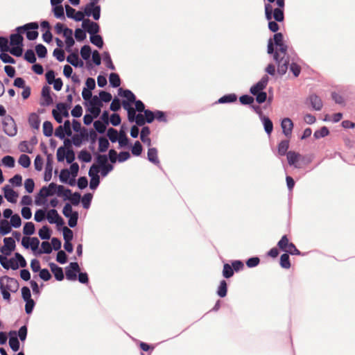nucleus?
I'll list each match as a JSON object with an SVG mask.
<instances>
[{
  "label": "nucleus",
  "mask_w": 355,
  "mask_h": 355,
  "mask_svg": "<svg viewBox=\"0 0 355 355\" xmlns=\"http://www.w3.org/2000/svg\"><path fill=\"white\" fill-rule=\"evenodd\" d=\"M4 192V197L6 199L12 203H15L17 201L18 193L15 191L9 185H6L3 188Z\"/></svg>",
  "instance_id": "14"
},
{
  "label": "nucleus",
  "mask_w": 355,
  "mask_h": 355,
  "mask_svg": "<svg viewBox=\"0 0 355 355\" xmlns=\"http://www.w3.org/2000/svg\"><path fill=\"white\" fill-rule=\"evenodd\" d=\"M57 110L62 114L64 117L69 116V112L67 110V105L64 103H59L56 105Z\"/></svg>",
  "instance_id": "42"
},
{
  "label": "nucleus",
  "mask_w": 355,
  "mask_h": 355,
  "mask_svg": "<svg viewBox=\"0 0 355 355\" xmlns=\"http://www.w3.org/2000/svg\"><path fill=\"white\" fill-rule=\"evenodd\" d=\"M265 15L266 19L268 21L274 18L275 21L281 22L284 19V10L281 8L273 9L272 6L270 3L265 5Z\"/></svg>",
  "instance_id": "4"
},
{
  "label": "nucleus",
  "mask_w": 355,
  "mask_h": 355,
  "mask_svg": "<svg viewBox=\"0 0 355 355\" xmlns=\"http://www.w3.org/2000/svg\"><path fill=\"white\" fill-rule=\"evenodd\" d=\"M28 123L34 129H39L40 125V116L36 113H31L28 117Z\"/></svg>",
  "instance_id": "23"
},
{
  "label": "nucleus",
  "mask_w": 355,
  "mask_h": 355,
  "mask_svg": "<svg viewBox=\"0 0 355 355\" xmlns=\"http://www.w3.org/2000/svg\"><path fill=\"white\" fill-rule=\"evenodd\" d=\"M11 231V225L6 220L0 222V232L3 235L8 234Z\"/></svg>",
  "instance_id": "27"
},
{
  "label": "nucleus",
  "mask_w": 355,
  "mask_h": 355,
  "mask_svg": "<svg viewBox=\"0 0 355 355\" xmlns=\"http://www.w3.org/2000/svg\"><path fill=\"white\" fill-rule=\"evenodd\" d=\"M37 29L33 30V29H28V31H26L24 33H26V37L28 40H34L37 39L38 37V32L37 31Z\"/></svg>",
  "instance_id": "54"
},
{
  "label": "nucleus",
  "mask_w": 355,
  "mask_h": 355,
  "mask_svg": "<svg viewBox=\"0 0 355 355\" xmlns=\"http://www.w3.org/2000/svg\"><path fill=\"white\" fill-rule=\"evenodd\" d=\"M0 59L4 63H10V64H15V60L14 58H12L10 55H9L8 53H6V52H2L0 54Z\"/></svg>",
  "instance_id": "55"
},
{
  "label": "nucleus",
  "mask_w": 355,
  "mask_h": 355,
  "mask_svg": "<svg viewBox=\"0 0 355 355\" xmlns=\"http://www.w3.org/2000/svg\"><path fill=\"white\" fill-rule=\"evenodd\" d=\"M237 96L235 94H229L220 98L218 101L219 103H227L236 101Z\"/></svg>",
  "instance_id": "24"
},
{
  "label": "nucleus",
  "mask_w": 355,
  "mask_h": 355,
  "mask_svg": "<svg viewBox=\"0 0 355 355\" xmlns=\"http://www.w3.org/2000/svg\"><path fill=\"white\" fill-rule=\"evenodd\" d=\"M281 126L285 136L290 137L293 128V123L291 119L289 118H284L282 121Z\"/></svg>",
  "instance_id": "15"
},
{
  "label": "nucleus",
  "mask_w": 355,
  "mask_h": 355,
  "mask_svg": "<svg viewBox=\"0 0 355 355\" xmlns=\"http://www.w3.org/2000/svg\"><path fill=\"white\" fill-rule=\"evenodd\" d=\"M53 129L52 123L46 121L43 123V133L46 137H51L53 134Z\"/></svg>",
  "instance_id": "28"
},
{
  "label": "nucleus",
  "mask_w": 355,
  "mask_h": 355,
  "mask_svg": "<svg viewBox=\"0 0 355 355\" xmlns=\"http://www.w3.org/2000/svg\"><path fill=\"white\" fill-rule=\"evenodd\" d=\"M35 51L39 58H43L47 54V49L43 44H37L35 46Z\"/></svg>",
  "instance_id": "40"
},
{
  "label": "nucleus",
  "mask_w": 355,
  "mask_h": 355,
  "mask_svg": "<svg viewBox=\"0 0 355 355\" xmlns=\"http://www.w3.org/2000/svg\"><path fill=\"white\" fill-rule=\"evenodd\" d=\"M268 82V76L265 75L262 78L250 88V93L252 95L262 92L267 86Z\"/></svg>",
  "instance_id": "11"
},
{
  "label": "nucleus",
  "mask_w": 355,
  "mask_h": 355,
  "mask_svg": "<svg viewBox=\"0 0 355 355\" xmlns=\"http://www.w3.org/2000/svg\"><path fill=\"white\" fill-rule=\"evenodd\" d=\"M50 268L53 273L55 279L58 281L63 280L64 276L62 268L58 266L56 264L51 263L49 264Z\"/></svg>",
  "instance_id": "17"
},
{
  "label": "nucleus",
  "mask_w": 355,
  "mask_h": 355,
  "mask_svg": "<svg viewBox=\"0 0 355 355\" xmlns=\"http://www.w3.org/2000/svg\"><path fill=\"white\" fill-rule=\"evenodd\" d=\"M23 232L25 235H32L35 232V225L32 222L26 223L23 229Z\"/></svg>",
  "instance_id": "36"
},
{
  "label": "nucleus",
  "mask_w": 355,
  "mask_h": 355,
  "mask_svg": "<svg viewBox=\"0 0 355 355\" xmlns=\"http://www.w3.org/2000/svg\"><path fill=\"white\" fill-rule=\"evenodd\" d=\"M278 248L285 252V253H289L292 255H300V251L296 248L294 243L291 242L290 239L286 235H284L277 243Z\"/></svg>",
  "instance_id": "3"
},
{
  "label": "nucleus",
  "mask_w": 355,
  "mask_h": 355,
  "mask_svg": "<svg viewBox=\"0 0 355 355\" xmlns=\"http://www.w3.org/2000/svg\"><path fill=\"white\" fill-rule=\"evenodd\" d=\"M263 123L264 125L265 131L267 134L270 135L273 130V124L272 121L266 116L263 118Z\"/></svg>",
  "instance_id": "31"
},
{
  "label": "nucleus",
  "mask_w": 355,
  "mask_h": 355,
  "mask_svg": "<svg viewBox=\"0 0 355 355\" xmlns=\"http://www.w3.org/2000/svg\"><path fill=\"white\" fill-rule=\"evenodd\" d=\"M42 250L40 253L49 254L52 252V246L48 241H43L41 244Z\"/></svg>",
  "instance_id": "58"
},
{
  "label": "nucleus",
  "mask_w": 355,
  "mask_h": 355,
  "mask_svg": "<svg viewBox=\"0 0 355 355\" xmlns=\"http://www.w3.org/2000/svg\"><path fill=\"white\" fill-rule=\"evenodd\" d=\"M91 52L89 45H85L80 49V55L84 60H88L90 58Z\"/></svg>",
  "instance_id": "43"
},
{
  "label": "nucleus",
  "mask_w": 355,
  "mask_h": 355,
  "mask_svg": "<svg viewBox=\"0 0 355 355\" xmlns=\"http://www.w3.org/2000/svg\"><path fill=\"white\" fill-rule=\"evenodd\" d=\"M24 59L28 62L33 64L36 62V57L33 50L28 49L25 52Z\"/></svg>",
  "instance_id": "41"
},
{
  "label": "nucleus",
  "mask_w": 355,
  "mask_h": 355,
  "mask_svg": "<svg viewBox=\"0 0 355 355\" xmlns=\"http://www.w3.org/2000/svg\"><path fill=\"white\" fill-rule=\"evenodd\" d=\"M110 146L108 140L103 137L98 139V150L101 153L105 152Z\"/></svg>",
  "instance_id": "25"
},
{
  "label": "nucleus",
  "mask_w": 355,
  "mask_h": 355,
  "mask_svg": "<svg viewBox=\"0 0 355 355\" xmlns=\"http://www.w3.org/2000/svg\"><path fill=\"white\" fill-rule=\"evenodd\" d=\"M78 158L83 162H89L92 160V155L87 150H83L80 152Z\"/></svg>",
  "instance_id": "45"
},
{
  "label": "nucleus",
  "mask_w": 355,
  "mask_h": 355,
  "mask_svg": "<svg viewBox=\"0 0 355 355\" xmlns=\"http://www.w3.org/2000/svg\"><path fill=\"white\" fill-rule=\"evenodd\" d=\"M24 187L28 193H32L35 187L33 180L31 178L26 179L24 182Z\"/></svg>",
  "instance_id": "50"
},
{
  "label": "nucleus",
  "mask_w": 355,
  "mask_h": 355,
  "mask_svg": "<svg viewBox=\"0 0 355 355\" xmlns=\"http://www.w3.org/2000/svg\"><path fill=\"white\" fill-rule=\"evenodd\" d=\"M157 150L155 148H148L147 156L148 159L155 165H159L160 164L159 159L157 156Z\"/></svg>",
  "instance_id": "16"
},
{
  "label": "nucleus",
  "mask_w": 355,
  "mask_h": 355,
  "mask_svg": "<svg viewBox=\"0 0 355 355\" xmlns=\"http://www.w3.org/2000/svg\"><path fill=\"white\" fill-rule=\"evenodd\" d=\"M227 283H226V282L225 280H222L220 282V285H219V286L218 288L217 294L220 297H224L227 295Z\"/></svg>",
  "instance_id": "30"
},
{
  "label": "nucleus",
  "mask_w": 355,
  "mask_h": 355,
  "mask_svg": "<svg viewBox=\"0 0 355 355\" xmlns=\"http://www.w3.org/2000/svg\"><path fill=\"white\" fill-rule=\"evenodd\" d=\"M68 221V225L71 227H74L77 225L78 218V212L75 211L73 212L71 216H70Z\"/></svg>",
  "instance_id": "57"
},
{
  "label": "nucleus",
  "mask_w": 355,
  "mask_h": 355,
  "mask_svg": "<svg viewBox=\"0 0 355 355\" xmlns=\"http://www.w3.org/2000/svg\"><path fill=\"white\" fill-rule=\"evenodd\" d=\"M9 345L14 352H17L19 350V342L16 336H12L10 338Z\"/></svg>",
  "instance_id": "44"
},
{
  "label": "nucleus",
  "mask_w": 355,
  "mask_h": 355,
  "mask_svg": "<svg viewBox=\"0 0 355 355\" xmlns=\"http://www.w3.org/2000/svg\"><path fill=\"white\" fill-rule=\"evenodd\" d=\"M4 245L1 248V252L6 255H10L15 248V241L11 237H6L3 239Z\"/></svg>",
  "instance_id": "13"
},
{
  "label": "nucleus",
  "mask_w": 355,
  "mask_h": 355,
  "mask_svg": "<svg viewBox=\"0 0 355 355\" xmlns=\"http://www.w3.org/2000/svg\"><path fill=\"white\" fill-rule=\"evenodd\" d=\"M142 146L139 141H137L132 148V153L135 156H139L141 154Z\"/></svg>",
  "instance_id": "51"
},
{
  "label": "nucleus",
  "mask_w": 355,
  "mask_h": 355,
  "mask_svg": "<svg viewBox=\"0 0 355 355\" xmlns=\"http://www.w3.org/2000/svg\"><path fill=\"white\" fill-rule=\"evenodd\" d=\"M286 156L288 164L290 165H294L295 167H297L296 164L299 162L301 157V155L294 151H288L286 153Z\"/></svg>",
  "instance_id": "18"
},
{
  "label": "nucleus",
  "mask_w": 355,
  "mask_h": 355,
  "mask_svg": "<svg viewBox=\"0 0 355 355\" xmlns=\"http://www.w3.org/2000/svg\"><path fill=\"white\" fill-rule=\"evenodd\" d=\"M3 132L9 137L17 135V128L13 118L9 115L6 116L2 122Z\"/></svg>",
  "instance_id": "5"
},
{
  "label": "nucleus",
  "mask_w": 355,
  "mask_h": 355,
  "mask_svg": "<svg viewBox=\"0 0 355 355\" xmlns=\"http://www.w3.org/2000/svg\"><path fill=\"white\" fill-rule=\"evenodd\" d=\"M39 25L37 22H30L16 28L17 33L11 34L10 36V44L11 46H23L24 37L21 34L28 29H38Z\"/></svg>",
  "instance_id": "2"
},
{
  "label": "nucleus",
  "mask_w": 355,
  "mask_h": 355,
  "mask_svg": "<svg viewBox=\"0 0 355 355\" xmlns=\"http://www.w3.org/2000/svg\"><path fill=\"white\" fill-rule=\"evenodd\" d=\"M67 61L74 67L83 65V62L79 60L78 55L76 53H71L67 58Z\"/></svg>",
  "instance_id": "20"
},
{
  "label": "nucleus",
  "mask_w": 355,
  "mask_h": 355,
  "mask_svg": "<svg viewBox=\"0 0 355 355\" xmlns=\"http://www.w3.org/2000/svg\"><path fill=\"white\" fill-rule=\"evenodd\" d=\"M54 193L55 191H50L49 189H46V187H43L38 193V197L45 198L48 196H53Z\"/></svg>",
  "instance_id": "53"
},
{
  "label": "nucleus",
  "mask_w": 355,
  "mask_h": 355,
  "mask_svg": "<svg viewBox=\"0 0 355 355\" xmlns=\"http://www.w3.org/2000/svg\"><path fill=\"white\" fill-rule=\"evenodd\" d=\"M311 104L315 110H320L323 106L322 100L315 94H312L309 97Z\"/></svg>",
  "instance_id": "19"
},
{
  "label": "nucleus",
  "mask_w": 355,
  "mask_h": 355,
  "mask_svg": "<svg viewBox=\"0 0 355 355\" xmlns=\"http://www.w3.org/2000/svg\"><path fill=\"white\" fill-rule=\"evenodd\" d=\"M38 234L42 239H49L51 236L49 227L46 225L43 226L39 230Z\"/></svg>",
  "instance_id": "35"
},
{
  "label": "nucleus",
  "mask_w": 355,
  "mask_h": 355,
  "mask_svg": "<svg viewBox=\"0 0 355 355\" xmlns=\"http://www.w3.org/2000/svg\"><path fill=\"white\" fill-rule=\"evenodd\" d=\"M109 80H110V85L113 87H118L121 85V80H120L119 76L117 73H112L110 75Z\"/></svg>",
  "instance_id": "29"
},
{
  "label": "nucleus",
  "mask_w": 355,
  "mask_h": 355,
  "mask_svg": "<svg viewBox=\"0 0 355 355\" xmlns=\"http://www.w3.org/2000/svg\"><path fill=\"white\" fill-rule=\"evenodd\" d=\"M107 137L112 142H116L119 137V134L116 130L110 128L107 130Z\"/></svg>",
  "instance_id": "48"
},
{
  "label": "nucleus",
  "mask_w": 355,
  "mask_h": 355,
  "mask_svg": "<svg viewBox=\"0 0 355 355\" xmlns=\"http://www.w3.org/2000/svg\"><path fill=\"white\" fill-rule=\"evenodd\" d=\"M82 27L91 35H96L99 32V26L97 23L90 21L89 19L83 20Z\"/></svg>",
  "instance_id": "9"
},
{
  "label": "nucleus",
  "mask_w": 355,
  "mask_h": 355,
  "mask_svg": "<svg viewBox=\"0 0 355 355\" xmlns=\"http://www.w3.org/2000/svg\"><path fill=\"white\" fill-rule=\"evenodd\" d=\"M329 133L328 128L325 126L322 127L320 130H316L314 132V137L315 139H320L327 136Z\"/></svg>",
  "instance_id": "37"
},
{
  "label": "nucleus",
  "mask_w": 355,
  "mask_h": 355,
  "mask_svg": "<svg viewBox=\"0 0 355 355\" xmlns=\"http://www.w3.org/2000/svg\"><path fill=\"white\" fill-rule=\"evenodd\" d=\"M53 55L57 58V60L60 62H62L64 60V52L61 49H55L53 51Z\"/></svg>",
  "instance_id": "62"
},
{
  "label": "nucleus",
  "mask_w": 355,
  "mask_h": 355,
  "mask_svg": "<svg viewBox=\"0 0 355 355\" xmlns=\"http://www.w3.org/2000/svg\"><path fill=\"white\" fill-rule=\"evenodd\" d=\"M21 220L20 216L17 214L12 215L10 218V225L12 227L17 228L21 226Z\"/></svg>",
  "instance_id": "47"
},
{
  "label": "nucleus",
  "mask_w": 355,
  "mask_h": 355,
  "mask_svg": "<svg viewBox=\"0 0 355 355\" xmlns=\"http://www.w3.org/2000/svg\"><path fill=\"white\" fill-rule=\"evenodd\" d=\"M150 133V128L147 126H145L141 129V134H140L141 140L144 143L147 144L148 146H150V144H151V140L149 138Z\"/></svg>",
  "instance_id": "22"
},
{
  "label": "nucleus",
  "mask_w": 355,
  "mask_h": 355,
  "mask_svg": "<svg viewBox=\"0 0 355 355\" xmlns=\"http://www.w3.org/2000/svg\"><path fill=\"white\" fill-rule=\"evenodd\" d=\"M289 253H284L282 254L280 257V266L285 269H288L291 268V263H290V258H289Z\"/></svg>",
  "instance_id": "26"
},
{
  "label": "nucleus",
  "mask_w": 355,
  "mask_h": 355,
  "mask_svg": "<svg viewBox=\"0 0 355 355\" xmlns=\"http://www.w3.org/2000/svg\"><path fill=\"white\" fill-rule=\"evenodd\" d=\"M273 39L275 44L277 46L273 55L274 60L277 64L278 73L284 75L286 73L289 64V58L286 56L288 46L284 43L282 33H275Z\"/></svg>",
  "instance_id": "1"
},
{
  "label": "nucleus",
  "mask_w": 355,
  "mask_h": 355,
  "mask_svg": "<svg viewBox=\"0 0 355 355\" xmlns=\"http://www.w3.org/2000/svg\"><path fill=\"white\" fill-rule=\"evenodd\" d=\"M0 49L1 52H8L9 50L8 40L4 37H0Z\"/></svg>",
  "instance_id": "56"
},
{
  "label": "nucleus",
  "mask_w": 355,
  "mask_h": 355,
  "mask_svg": "<svg viewBox=\"0 0 355 355\" xmlns=\"http://www.w3.org/2000/svg\"><path fill=\"white\" fill-rule=\"evenodd\" d=\"M2 163L6 166L12 168L15 166V159L12 156L6 155L3 157Z\"/></svg>",
  "instance_id": "46"
},
{
  "label": "nucleus",
  "mask_w": 355,
  "mask_h": 355,
  "mask_svg": "<svg viewBox=\"0 0 355 355\" xmlns=\"http://www.w3.org/2000/svg\"><path fill=\"white\" fill-rule=\"evenodd\" d=\"M75 37L78 41H83L86 38L85 31L81 28H76L75 31Z\"/></svg>",
  "instance_id": "64"
},
{
  "label": "nucleus",
  "mask_w": 355,
  "mask_h": 355,
  "mask_svg": "<svg viewBox=\"0 0 355 355\" xmlns=\"http://www.w3.org/2000/svg\"><path fill=\"white\" fill-rule=\"evenodd\" d=\"M94 127L99 133H103L106 130V124L101 121H96L94 123Z\"/></svg>",
  "instance_id": "49"
},
{
  "label": "nucleus",
  "mask_w": 355,
  "mask_h": 355,
  "mask_svg": "<svg viewBox=\"0 0 355 355\" xmlns=\"http://www.w3.org/2000/svg\"><path fill=\"white\" fill-rule=\"evenodd\" d=\"M233 275H234V270H233L232 267L228 263H225L223 266V275L225 278H230V277H232Z\"/></svg>",
  "instance_id": "38"
},
{
  "label": "nucleus",
  "mask_w": 355,
  "mask_h": 355,
  "mask_svg": "<svg viewBox=\"0 0 355 355\" xmlns=\"http://www.w3.org/2000/svg\"><path fill=\"white\" fill-rule=\"evenodd\" d=\"M53 13H54L55 17L57 18L64 17V8H63L62 6L58 5L56 6H55L53 8Z\"/></svg>",
  "instance_id": "60"
},
{
  "label": "nucleus",
  "mask_w": 355,
  "mask_h": 355,
  "mask_svg": "<svg viewBox=\"0 0 355 355\" xmlns=\"http://www.w3.org/2000/svg\"><path fill=\"white\" fill-rule=\"evenodd\" d=\"M18 282L12 277L3 276L0 278V289L9 291L11 292H16L18 289Z\"/></svg>",
  "instance_id": "6"
},
{
  "label": "nucleus",
  "mask_w": 355,
  "mask_h": 355,
  "mask_svg": "<svg viewBox=\"0 0 355 355\" xmlns=\"http://www.w3.org/2000/svg\"><path fill=\"white\" fill-rule=\"evenodd\" d=\"M18 162L24 168H28L31 164V159L27 155L22 154L20 155Z\"/></svg>",
  "instance_id": "34"
},
{
  "label": "nucleus",
  "mask_w": 355,
  "mask_h": 355,
  "mask_svg": "<svg viewBox=\"0 0 355 355\" xmlns=\"http://www.w3.org/2000/svg\"><path fill=\"white\" fill-rule=\"evenodd\" d=\"M46 218L50 223H55L58 226H61L64 224L63 219L60 216L58 211L54 209H50L47 212Z\"/></svg>",
  "instance_id": "10"
},
{
  "label": "nucleus",
  "mask_w": 355,
  "mask_h": 355,
  "mask_svg": "<svg viewBox=\"0 0 355 355\" xmlns=\"http://www.w3.org/2000/svg\"><path fill=\"white\" fill-rule=\"evenodd\" d=\"M80 194L78 192H75L73 193H71L69 200L71 201L72 205H78L80 202Z\"/></svg>",
  "instance_id": "59"
},
{
  "label": "nucleus",
  "mask_w": 355,
  "mask_h": 355,
  "mask_svg": "<svg viewBox=\"0 0 355 355\" xmlns=\"http://www.w3.org/2000/svg\"><path fill=\"white\" fill-rule=\"evenodd\" d=\"M73 232L71 230L68 228L67 227H63V237L64 241H71L73 239Z\"/></svg>",
  "instance_id": "52"
},
{
  "label": "nucleus",
  "mask_w": 355,
  "mask_h": 355,
  "mask_svg": "<svg viewBox=\"0 0 355 355\" xmlns=\"http://www.w3.org/2000/svg\"><path fill=\"white\" fill-rule=\"evenodd\" d=\"M289 147V143L287 140L282 141L278 146V153L281 155H284L286 153Z\"/></svg>",
  "instance_id": "33"
},
{
  "label": "nucleus",
  "mask_w": 355,
  "mask_h": 355,
  "mask_svg": "<svg viewBox=\"0 0 355 355\" xmlns=\"http://www.w3.org/2000/svg\"><path fill=\"white\" fill-rule=\"evenodd\" d=\"M119 94L126 98V101L130 103H134L136 97L135 94L129 89L123 90L122 88L119 89Z\"/></svg>",
  "instance_id": "21"
},
{
  "label": "nucleus",
  "mask_w": 355,
  "mask_h": 355,
  "mask_svg": "<svg viewBox=\"0 0 355 355\" xmlns=\"http://www.w3.org/2000/svg\"><path fill=\"white\" fill-rule=\"evenodd\" d=\"M99 97H100L101 102L103 101L105 103L110 102L112 98L110 93L105 92V91L100 92Z\"/></svg>",
  "instance_id": "61"
},
{
  "label": "nucleus",
  "mask_w": 355,
  "mask_h": 355,
  "mask_svg": "<svg viewBox=\"0 0 355 355\" xmlns=\"http://www.w3.org/2000/svg\"><path fill=\"white\" fill-rule=\"evenodd\" d=\"M91 42L98 48H102L103 46V40L101 35H94L90 36Z\"/></svg>",
  "instance_id": "32"
},
{
  "label": "nucleus",
  "mask_w": 355,
  "mask_h": 355,
  "mask_svg": "<svg viewBox=\"0 0 355 355\" xmlns=\"http://www.w3.org/2000/svg\"><path fill=\"white\" fill-rule=\"evenodd\" d=\"M99 0H92L85 7V13L86 16H92L94 19L98 20L101 16V6L97 5Z\"/></svg>",
  "instance_id": "7"
},
{
  "label": "nucleus",
  "mask_w": 355,
  "mask_h": 355,
  "mask_svg": "<svg viewBox=\"0 0 355 355\" xmlns=\"http://www.w3.org/2000/svg\"><path fill=\"white\" fill-rule=\"evenodd\" d=\"M22 47H23V46H21V45L12 46V47L11 49L9 48V50L8 52H10L12 55H13L16 57H20L23 53Z\"/></svg>",
  "instance_id": "39"
},
{
  "label": "nucleus",
  "mask_w": 355,
  "mask_h": 355,
  "mask_svg": "<svg viewBox=\"0 0 355 355\" xmlns=\"http://www.w3.org/2000/svg\"><path fill=\"white\" fill-rule=\"evenodd\" d=\"M80 268L77 262H71L69 266L66 268V277L68 280L75 281L77 278V272H80Z\"/></svg>",
  "instance_id": "8"
},
{
  "label": "nucleus",
  "mask_w": 355,
  "mask_h": 355,
  "mask_svg": "<svg viewBox=\"0 0 355 355\" xmlns=\"http://www.w3.org/2000/svg\"><path fill=\"white\" fill-rule=\"evenodd\" d=\"M56 260L58 262H59L61 264L65 263L67 260V257L66 253L62 250H60L57 254Z\"/></svg>",
  "instance_id": "63"
},
{
  "label": "nucleus",
  "mask_w": 355,
  "mask_h": 355,
  "mask_svg": "<svg viewBox=\"0 0 355 355\" xmlns=\"http://www.w3.org/2000/svg\"><path fill=\"white\" fill-rule=\"evenodd\" d=\"M51 88L49 86L43 87L42 89L41 105L48 106L53 103V101L51 96Z\"/></svg>",
  "instance_id": "12"
}]
</instances>
